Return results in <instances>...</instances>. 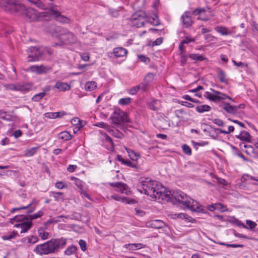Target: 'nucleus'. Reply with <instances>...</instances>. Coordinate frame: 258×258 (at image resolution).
I'll list each match as a JSON object with an SVG mask.
<instances>
[{"label": "nucleus", "mask_w": 258, "mask_h": 258, "mask_svg": "<svg viewBox=\"0 0 258 258\" xmlns=\"http://www.w3.org/2000/svg\"><path fill=\"white\" fill-rule=\"evenodd\" d=\"M137 187L141 193L143 192L156 200L170 202L182 209H187L192 212L204 213V210L197 201L181 191H166L165 189L164 191L159 190V186L161 185L150 178L141 177Z\"/></svg>", "instance_id": "1"}, {"label": "nucleus", "mask_w": 258, "mask_h": 258, "mask_svg": "<svg viewBox=\"0 0 258 258\" xmlns=\"http://www.w3.org/2000/svg\"><path fill=\"white\" fill-rule=\"evenodd\" d=\"M67 243V239L63 237L52 239L43 244L38 245L34 251L39 255L48 254L55 252V250L62 248Z\"/></svg>", "instance_id": "2"}, {"label": "nucleus", "mask_w": 258, "mask_h": 258, "mask_svg": "<svg viewBox=\"0 0 258 258\" xmlns=\"http://www.w3.org/2000/svg\"><path fill=\"white\" fill-rule=\"evenodd\" d=\"M4 4H6V7L9 9H13L14 7V9L16 11L21 12L27 20L31 21L36 18L37 15L34 9L27 8L23 4H19L17 0H4Z\"/></svg>", "instance_id": "3"}, {"label": "nucleus", "mask_w": 258, "mask_h": 258, "mask_svg": "<svg viewBox=\"0 0 258 258\" xmlns=\"http://www.w3.org/2000/svg\"><path fill=\"white\" fill-rule=\"evenodd\" d=\"M109 118L111 120V123L115 125L121 130L124 129V126L121 124V123H130L131 120L127 115L120 110H115L111 114Z\"/></svg>", "instance_id": "4"}, {"label": "nucleus", "mask_w": 258, "mask_h": 258, "mask_svg": "<svg viewBox=\"0 0 258 258\" xmlns=\"http://www.w3.org/2000/svg\"><path fill=\"white\" fill-rule=\"evenodd\" d=\"M58 41L55 42L52 46L54 47L62 46L66 44H74L77 42L76 36L72 33L68 32L64 34H60L57 36Z\"/></svg>", "instance_id": "5"}, {"label": "nucleus", "mask_w": 258, "mask_h": 258, "mask_svg": "<svg viewBox=\"0 0 258 258\" xmlns=\"http://www.w3.org/2000/svg\"><path fill=\"white\" fill-rule=\"evenodd\" d=\"M28 52V62L39 61L44 55V51L40 48L36 46H31L27 49Z\"/></svg>", "instance_id": "6"}, {"label": "nucleus", "mask_w": 258, "mask_h": 258, "mask_svg": "<svg viewBox=\"0 0 258 258\" xmlns=\"http://www.w3.org/2000/svg\"><path fill=\"white\" fill-rule=\"evenodd\" d=\"M51 68L48 66L44 65L37 66L34 65L30 67L28 70L33 72L35 73L38 75L47 73Z\"/></svg>", "instance_id": "7"}, {"label": "nucleus", "mask_w": 258, "mask_h": 258, "mask_svg": "<svg viewBox=\"0 0 258 258\" xmlns=\"http://www.w3.org/2000/svg\"><path fill=\"white\" fill-rule=\"evenodd\" d=\"M210 90L213 93L211 101L217 102L221 100H225L226 98L232 100L230 97L224 93L216 91L212 88L210 89Z\"/></svg>", "instance_id": "8"}, {"label": "nucleus", "mask_w": 258, "mask_h": 258, "mask_svg": "<svg viewBox=\"0 0 258 258\" xmlns=\"http://www.w3.org/2000/svg\"><path fill=\"white\" fill-rule=\"evenodd\" d=\"M143 18V16L138 13H136L132 16L131 20L133 25L139 28L144 26V25Z\"/></svg>", "instance_id": "9"}, {"label": "nucleus", "mask_w": 258, "mask_h": 258, "mask_svg": "<svg viewBox=\"0 0 258 258\" xmlns=\"http://www.w3.org/2000/svg\"><path fill=\"white\" fill-rule=\"evenodd\" d=\"M109 184L112 187H116L117 188V191L119 192L124 193L126 195H127L128 192H129L127 185L124 183L121 182H110Z\"/></svg>", "instance_id": "10"}, {"label": "nucleus", "mask_w": 258, "mask_h": 258, "mask_svg": "<svg viewBox=\"0 0 258 258\" xmlns=\"http://www.w3.org/2000/svg\"><path fill=\"white\" fill-rule=\"evenodd\" d=\"M219 107L223 109L226 112L228 113L233 115L237 113L236 107L235 106L231 105L228 103L222 102L221 104L219 106Z\"/></svg>", "instance_id": "11"}, {"label": "nucleus", "mask_w": 258, "mask_h": 258, "mask_svg": "<svg viewBox=\"0 0 258 258\" xmlns=\"http://www.w3.org/2000/svg\"><path fill=\"white\" fill-rule=\"evenodd\" d=\"M49 13L51 15L57 18L59 21L62 22H66L67 18L60 15V13L58 12V8L57 6L51 7L49 10Z\"/></svg>", "instance_id": "12"}, {"label": "nucleus", "mask_w": 258, "mask_h": 258, "mask_svg": "<svg viewBox=\"0 0 258 258\" xmlns=\"http://www.w3.org/2000/svg\"><path fill=\"white\" fill-rule=\"evenodd\" d=\"M32 222L27 221L15 225L14 227L21 229V233L26 232L32 227Z\"/></svg>", "instance_id": "13"}, {"label": "nucleus", "mask_w": 258, "mask_h": 258, "mask_svg": "<svg viewBox=\"0 0 258 258\" xmlns=\"http://www.w3.org/2000/svg\"><path fill=\"white\" fill-rule=\"evenodd\" d=\"M189 12L186 11L184 12V13L181 17L183 25L186 28H188L190 27L192 23L191 18L190 16L189 15Z\"/></svg>", "instance_id": "14"}, {"label": "nucleus", "mask_w": 258, "mask_h": 258, "mask_svg": "<svg viewBox=\"0 0 258 258\" xmlns=\"http://www.w3.org/2000/svg\"><path fill=\"white\" fill-rule=\"evenodd\" d=\"M148 224L149 226L155 229H161L166 226L163 221L158 219L151 220Z\"/></svg>", "instance_id": "15"}, {"label": "nucleus", "mask_w": 258, "mask_h": 258, "mask_svg": "<svg viewBox=\"0 0 258 258\" xmlns=\"http://www.w3.org/2000/svg\"><path fill=\"white\" fill-rule=\"evenodd\" d=\"M111 198L115 201H121L127 204H135L136 203V201L135 200L130 199L128 198H126L124 197H120L117 195H112Z\"/></svg>", "instance_id": "16"}, {"label": "nucleus", "mask_w": 258, "mask_h": 258, "mask_svg": "<svg viewBox=\"0 0 258 258\" xmlns=\"http://www.w3.org/2000/svg\"><path fill=\"white\" fill-rule=\"evenodd\" d=\"M236 138L241 141H244L248 143L251 142V136L246 131H241L239 135L236 136Z\"/></svg>", "instance_id": "17"}, {"label": "nucleus", "mask_w": 258, "mask_h": 258, "mask_svg": "<svg viewBox=\"0 0 258 258\" xmlns=\"http://www.w3.org/2000/svg\"><path fill=\"white\" fill-rule=\"evenodd\" d=\"M148 107L153 111H158L160 107L161 104L159 100L153 99L148 103Z\"/></svg>", "instance_id": "18"}, {"label": "nucleus", "mask_w": 258, "mask_h": 258, "mask_svg": "<svg viewBox=\"0 0 258 258\" xmlns=\"http://www.w3.org/2000/svg\"><path fill=\"white\" fill-rule=\"evenodd\" d=\"M57 88L60 91H68L71 89V86L66 83L57 82L54 85L53 88Z\"/></svg>", "instance_id": "19"}, {"label": "nucleus", "mask_w": 258, "mask_h": 258, "mask_svg": "<svg viewBox=\"0 0 258 258\" xmlns=\"http://www.w3.org/2000/svg\"><path fill=\"white\" fill-rule=\"evenodd\" d=\"M32 85L29 83H18L17 91L21 92H27L32 88Z\"/></svg>", "instance_id": "20"}, {"label": "nucleus", "mask_w": 258, "mask_h": 258, "mask_svg": "<svg viewBox=\"0 0 258 258\" xmlns=\"http://www.w3.org/2000/svg\"><path fill=\"white\" fill-rule=\"evenodd\" d=\"M127 53V51L122 47H117L114 49L113 53L116 57H123Z\"/></svg>", "instance_id": "21"}, {"label": "nucleus", "mask_w": 258, "mask_h": 258, "mask_svg": "<svg viewBox=\"0 0 258 258\" xmlns=\"http://www.w3.org/2000/svg\"><path fill=\"white\" fill-rule=\"evenodd\" d=\"M123 247L126 249H128L129 250H135L137 249H140L143 247V244L140 243H133V244H124Z\"/></svg>", "instance_id": "22"}, {"label": "nucleus", "mask_w": 258, "mask_h": 258, "mask_svg": "<svg viewBox=\"0 0 258 258\" xmlns=\"http://www.w3.org/2000/svg\"><path fill=\"white\" fill-rule=\"evenodd\" d=\"M64 114H66L65 112L62 111L57 112H48L45 113L44 115L46 117L49 118H56L57 117H60Z\"/></svg>", "instance_id": "23"}, {"label": "nucleus", "mask_w": 258, "mask_h": 258, "mask_svg": "<svg viewBox=\"0 0 258 258\" xmlns=\"http://www.w3.org/2000/svg\"><path fill=\"white\" fill-rule=\"evenodd\" d=\"M57 138L64 141H69L72 139L73 136L68 132L64 131L59 133Z\"/></svg>", "instance_id": "24"}, {"label": "nucleus", "mask_w": 258, "mask_h": 258, "mask_svg": "<svg viewBox=\"0 0 258 258\" xmlns=\"http://www.w3.org/2000/svg\"><path fill=\"white\" fill-rule=\"evenodd\" d=\"M28 218V216H27L24 215H17L15 216L13 218L11 219L10 222L12 224H13L14 222H19L23 221L25 220H29Z\"/></svg>", "instance_id": "25"}, {"label": "nucleus", "mask_w": 258, "mask_h": 258, "mask_svg": "<svg viewBox=\"0 0 258 258\" xmlns=\"http://www.w3.org/2000/svg\"><path fill=\"white\" fill-rule=\"evenodd\" d=\"M211 107L208 105H202L198 106L196 107L197 112L200 113H204L206 111H209L211 110Z\"/></svg>", "instance_id": "26"}, {"label": "nucleus", "mask_w": 258, "mask_h": 258, "mask_svg": "<svg viewBox=\"0 0 258 258\" xmlns=\"http://www.w3.org/2000/svg\"><path fill=\"white\" fill-rule=\"evenodd\" d=\"M217 75L219 79L222 83H226V74L225 72L221 69L218 68L217 69Z\"/></svg>", "instance_id": "27"}, {"label": "nucleus", "mask_w": 258, "mask_h": 258, "mask_svg": "<svg viewBox=\"0 0 258 258\" xmlns=\"http://www.w3.org/2000/svg\"><path fill=\"white\" fill-rule=\"evenodd\" d=\"M36 200L35 199H33L31 203H30L29 204H28L26 206L21 207H20V209H27L29 208V209L27 212V213L28 214H29L30 213H31L35 209V207H31V206H32L33 205L35 204L36 203Z\"/></svg>", "instance_id": "28"}, {"label": "nucleus", "mask_w": 258, "mask_h": 258, "mask_svg": "<svg viewBox=\"0 0 258 258\" xmlns=\"http://www.w3.org/2000/svg\"><path fill=\"white\" fill-rule=\"evenodd\" d=\"M97 87V84L94 81L88 82L86 83L85 87L87 91L94 90Z\"/></svg>", "instance_id": "29"}, {"label": "nucleus", "mask_w": 258, "mask_h": 258, "mask_svg": "<svg viewBox=\"0 0 258 258\" xmlns=\"http://www.w3.org/2000/svg\"><path fill=\"white\" fill-rule=\"evenodd\" d=\"M51 194L55 201H63L64 199V194L61 192L52 191Z\"/></svg>", "instance_id": "30"}, {"label": "nucleus", "mask_w": 258, "mask_h": 258, "mask_svg": "<svg viewBox=\"0 0 258 258\" xmlns=\"http://www.w3.org/2000/svg\"><path fill=\"white\" fill-rule=\"evenodd\" d=\"M126 151H127L130 158L133 161H137L138 157L140 156L139 154H137L134 151L131 149L126 148Z\"/></svg>", "instance_id": "31"}, {"label": "nucleus", "mask_w": 258, "mask_h": 258, "mask_svg": "<svg viewBox=\"0 0 258 258\" xmlns=\"http://www.w3.org/2000/svg\"><path fill=\"white\" fill-rule=\"evenodd\" d=\"M77 250V246L72 245L71 246H69L67 248V249L64 251V254L67 255H71L73 254L76 253Z\"/></svg>", "instance_id": "32"}, {"label": "nucleus", "mask_w": 258, "mask_h": 258, "mask_svg": "<svg viewBox=\"0 0 258 258\" xmlns=\"http://www.w3.org/2000/svg\"><path fill=\"white\" fill-rule=\"evenodd\" d=\"M189 57L193 60L200 61H203L206 59V58L203 55L195 53L190 54L189 55Z\"/></svg>", "instance_id": "33"}, {"label": "nucleus", "mask_w": 258, "mask_h": 258, "mask_svg": "<svg viewBox=\"0 0 258 258\" xmlns=\"http://www.w3.org/2000/svg\"><path fill=\"white\" fill-rule=\"evenodd\" d=\"M31 3L35 5L38 8L42 9H46V6L39 0H31L29 1Z\"/></svg>", "instance_id": "34"}, {"label": "nucleus", "mask_w": 258, "mask_h": 258, "mask_svg": "<svg viewBox=\"0 0 258 258\" xmlns=\"http://www.w3.org/2000/svg\"><path fill=\"white\" fill-rule=\"evenodd\" d=\"M216 31L222 35H227L229 34L228 29L223 27H217L215 28Z\"/></svg>", "instance_id": "35"}, {"label": "nucleus", "mask_w": 258, "mask_h": 258, "mask_svg": "<svg viewBox=\"0 0 258 258\" xmlns=\"http://www.w3.org/2000/svg\"><path fill=\"white\" fill-rule=\"evenodd\" d=\"M38 235L42 239L45 240L47 238L48 233L44 232L42 228H39L38 230Z\"/></svg>", "instance_id": "36"}, {"label": "nucleus", "mask_w": 258, "mask_h": 258, "mask_svg": "<svg viewBox=\"0 0 258 258\" xmlns=\"http://www.w3.org/2000/svg\"><path fill=\"white\" fill-rule=\"evenodd\" d=\"M45 94L44 92H41L35 95L32 98V100L35 102L40 101L44 96Z\"/></svg>", "instance_id": "37"}, {"label": "nucleus", "mask_w": 258, "mask_h": 258, "mask_svg": "<svg viewBox=\"0 0 258 258\" xmlns=\"http://www.w3.org/2000/svg\"><path fill=\"white\" fill-rule=\"evenodd\" d=\"M38 147H33L28 150L26 153L25 156L26 157H31L34 155L36 153Z\"/></svg>", "instance_id": "38"}, {"label": "nucleus", "mask_w": 258, "mask_h": 258, "mask_svg": "<svg viewBox=\"0 0 258 258\" xmlns=\"http://www.w3.org/2000/svg\"><path fill=\"white\" fill-rule=\"evenodd\" d=\"M60 222V220H56L55 218H51L47 220L44 224V228L47 229V226L52 224H56L58 222Z\"/></svg>", "instance_id": "39"}, {"label": "nucleus", "mask_w": 258, "mask_h": 258, "mask_svg": "<svg viewBox=\"0 0 258 258\" xmlns=\"http://www.w3.org/2000/svg\"><path fill=\"white\" fill-rule=\"evenodd\" d=\"M43 214V212L41 211H39L37 213H35L32 215L28 216L29 220H32L34 219H36L38 218L41 217Z\"/></svg>", "instance_id": "40"}, {"label": "nucleus", "mask_w": 258, "mask_h": 258, "mask_svg": "<svg viewBox=\"0 0 258 258\" xmlns=\"http://www.w3.org/2000/svg\"><path fill=\"white\" fill-rule=\"evenodd\" d=\"M81 217V214L77 212H74L72 213L71 217L69 216V219L77 221H80Z\"/></svg>", "instance_id": "41"}, {"label": "nucleus", "mask_w": 258, "mask_h": 258, "mask_svg": "<svg viewBox=\"0 0 258 258\" xmlns=\"http://www.w3.org/2000/svg\"><path fill=\"white\" fill-rule=\"evenodd\" d=\"M182 149L185 154L188 155H190L191 154V150L186 144H184L182 147Z\"/></svg>", "instance_id": "42"}, {"label": "nucleus", "mask_w": 258, "mask_h": 258, "mask_svg": "<svg viewBox=\"0 0 258 258\" xmlns=\"http://www.w3.org/2000/svg\"><path fill=\"white\" fill-rule=\"evenodd\" d=\"M131 102V98L129 97L121 98L119 101V104L122 105H125Z\"/></svg>", "instance_id": "43"}, {"label": "nucleus", "mask_w": 258, "mask_h": 258, "mask_svg": "<svg viewBox=\"0 0 258 258\" xmlns=\"http://www.w3.org/2000/svg\"><path fill=\"white\" fill-rule=\"evenodd\" d=\"M154 79V74L153 73H148L144 78V80L149 83Z\"/></svg>", "instance_id": "44"}, {"label": "nucleus", "mask_w": 258, "mask_h": 258, "mask_svg": "<svg viewBox=\"0 0 258 258\" xmlns=\"http://www.w3.org/2000/svg\"><path fill=\"white\" fill-rule=\"evenodd\" d=\"M5 86L6 89L8 90L12 91H17V84H8L5 85Z\"/></svg>", "instance_id": "45"}, {"label": "nucleus", "mask_w": 258, "mask_h": 258, "mask_svg": "<svg viewBox=\"0 0 258 258\" xmlns=\"http://www.w3.org/2000/svg\"><path fill=\"white\" fill-rule=\"evenodd\" d=\"M71 179L75 180V185L80 189L82 188V181L75 177H72Z\"/></svg>", "instance_id": "46"}, {"label": "nucleus", "mask_w": 258, "mask_h": 258, "mask_svg": "<svg viewBox=\"0 0 258 258\" xmlns=\"http://www.w3.org/2000/svg\"><path fill=\"white\" fill-rule=\"evenodd\" d=\"M149 85V84L145 82L144 80L140 83L139 85H138V87L140 89H141L142 90L145 91L147 90V88L148 86Z\"/></svg>", "instance_id": "47"}, {"label": "nucleus", "mask_w": 258, "mask_h": 258, "mask_svg": "<svg viewBox=\"0 0 258 258\" xmlns=\"http://www.w3.org/2000/svg\"><path fill=\"white\" fill-rule=\"evenodd\" d=\"M112 135L118 139H122L124 137L123 134L118 130L112 131Z\"/></svg>", "instance_id": "48"}, {"label": "nucleus", "mask_w": 258, "mask_h": 258, "mask_svg": "<svg viewBox=\"0 0 258 258\" xmlns=\"http://www.w3.org/2000/svg\"><path fill=\"white\" fill-rule=\"evenodd\" d=\"M79 244L82 250L85 251L87 249V244L85 240L80 239L79 241Z\"/></svg>", "instance_id": "49"}, {"label": "nucleus", "mask_w": 258, "mask_h": 258, "mask_svg": "<svg viewBox=\"0 0 258 258\" xmlns=\"http://www.w3.org/2000/svg\"><path fill=\"white\" fill-rule=\"evenodd\" d=\"M96 125L98 127L103 128L108 130H109L110 128V126L107 123L103 122H98L96 124Z\"/></svg>", "instance_id": "50"}, {"label": "nucleus", "mask_w": 258, "mask_h": 258, "mask_svg": "<svg viewBox=\"0 0 258 258\" xmlns=\"http://www.w3.org/2000/svg\"><path fill=\"white\" fill-rule=\"evenodd\" d=\"M246 223L247 225L249 226V227H248V228L250 229H252L254 228L257 225L254 222H253L250 220H246Z\"/></svg>", "instance_id": "51"}, {"label": "nucleus", "mask_w": 258, "mask_h": 258, "mask_svg": "<svg viewBox=\"0 0 258 258\" xmlns=\"http://www.w3.org/2000/svg\"><path fill=\"white\" fill-rule=\"evenodd\" d=\"M38 240V238L37 236H31L28 237V242L31 244H34Z\"/></svg>", "instance_id": "52"}, {"label": "nucleus", "mask_w": 258, "mask_h": 258, "mask_svg": "<svg viewBox=\"0 0 258 258\" xmlns=\"http://www.w3.org/2000/svg\"><path fill=\"white\" fill-rule=\"evenodd\" d=\"M16 235H18L17 232L14 231L9 235L5 236L3 238L5 240H9L14 238Z\"/></svg>", "instance_id": "53"}, {"label": "nucleus", "mask_w": 258, "mask_h": 258, "mask_svg": "<svg viewBox=\"0 0 258 258\" xmlns=\"http://www.w3.org/2000/svg\"><path fill=\"white\" fill-rule=\"evenodd\" d=\"M139 90L140 89L138 85H137L130 89L129 93L132 95H135L139 91Z\"/></svg>", "instance_id": "54"}, {"label": "nucleus", "mask_w": 258, "mask_h": 258, "mask_svg": "<svg viewBox=\"0 0 258 258\" xmlns=\"http://www.w3.org/2000/svg\"><path fill=\"white\" fill-rule=\"evenodd\" d=\"M66 186H67V185L64 184L62 181H58L55 183V187L58 189H62Z\"/></svg>", "instance_id": "55"}, {"label": "nucleus", "mask_w": 258, "mask_h": 258, "mask_svg": "<svg viewBox=\"0 0 258 258\" xmlns=\"http://www.w3.org/2000/svg\"><path fill=\"white\" fill-rule=\"evenodd\" d=\"M205 10L204 9L197 8L193 11L192 14L194 15H198L202 12H205Z\"/></svg>", "instance_id": "56"}, {"label": "nucleus", "mask_w": 258, "mask_h": 258, "mask_svg": "<svg viewBox=\"0 0 258 258\" xmlns=\"http://www.w3.org/2000/svg\"><path fill=\"white\" fill-rule=\"evenodd\" d=\"M195 39L193 38H188L186 37L185 39L182 40L180 43H181V45H184V44H188L190 42H194Z\"/></svg>", "instance_id": "57"}, {"label": "nucleus", "mask_w": 258, "mask_h": 258, "mask_svg": "<svg viewBox=\"0 0 258 258\" xmlns=\"http://www.w3.org/2000/svg\"><path fill=\"white\" fill-rule=\"evenodd\" d=\"M213 122L214 123L216 124L217 125H218L219 126H223L224 125L223 121L219 118L215 119L213 120Z\"/></svg>", "instance_id": "58"}, {"label": "nucleus", "mask_w": 258, "mask_h": 258, "mask_svg": "<svg viewBox=\"0 0 258 258\" xmlns=\"http://www.w3.org/2000/svg\"><path fill=\"white\" fill-rule=\"evenodd\" d=\"M228 119L234 123H237V124H238L240 126H241L242 127H244V128L245 127V124L242 122H240L237 120L232 119L230 118H229Z\"/></svg>", "instance_id": "59"}, {"label": "nucleus", "mask_w": 258, "mask_h": 258, "mask_svg": "<svg viewBox=\"0 0 258 258\" xmlns=\"http://www.w3.org/2000/svg\"><path fill=\"white\" fill-rule=\"evenodd\" d=\"M81 121L78 117H74L71 120V123L73 125H77Z\"/></svg>", "instance_id": "60"}, {"label": "nucleus", "mask_w": 258, "mask_h": 258, "mask_svg": "<svg viewBox=\"0 0 258 258\" xmlns=\"http://www.w3.org/2000/svg\"><path fill=\"white\" fill-rule=\"evenodd\" d=\"M124 165H125L127 166L131 167H133V168L137 167V165L136 164L133 163L132 162H131L130 160H126Z\"/></svg>", "instance_id": "61"}, {"label": "nucleus", "mask_w": 258, "mask_h": 258, "mask_svg": "<svg viewBox=\"0 0 258 258\" xmlns=\"http://www.w3.org/2000/svg\"><path fill=\"white\" fill-rule=\"evenodd\" d=\"M139 58L140 59L141 61L144 62L146 63H148L150 62L149 58L146 57L144 55H141L139 56Z\"/></svg>", "instance_id": "62"}, {"label": "nucleus", "mask_w": 258, "mask_h": 258, "mask_svg": "<svg viewBox=\"0 0 258 258\" xmlns=\"http://www.w3.org/2000/svg\"><path fill=\"white\" fill-rule=\"evenodd\" d=\"M163 41L162 38H158L156 39L155 41L153 42V45H160Z\"/></svg>", "instance_id": "63"}, {"label": "nucleus", "mask_w": 258, "mask_h": 258, "mask_svg": "<svg viewBox=\"0 0 258 258\" xmlns=\"http://www.w3.org/2000/svg\"><path fill=\"white\" fill-rule=\"evenodd\" d=\"M22 134V131L20 130H18L14 132L13 135L16 138H18L20 137V136H21Z\"/></svg>", "instance_id": "64"}]
</instances>
